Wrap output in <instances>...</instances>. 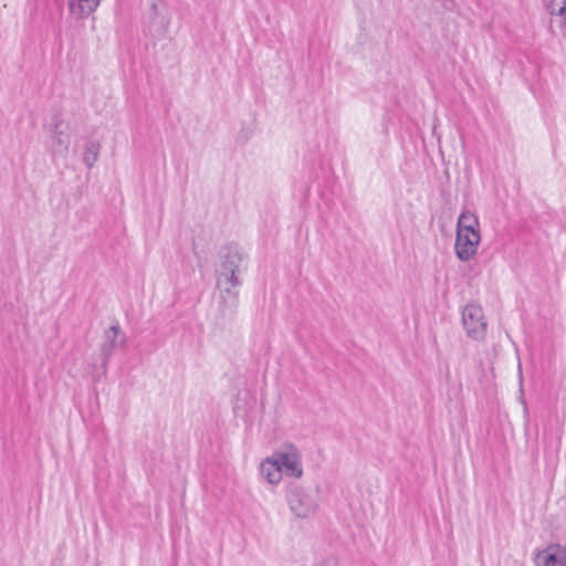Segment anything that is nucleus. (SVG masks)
Instances as JSON below:
<instances>
[{
    "mask_svg": "<svg viewBox=\"0 0 566 566\" xmlns=\"http://www.w3.org/2000/svg\"><path fill=\"white\" fill-rule=\"evenodd\" d=\"M101 151V143L97 140H88L83 151V164L91 169L97 161Z\"/></svg>",
    "mask_w": 566,
    "mask_h": 566,
    "instance_id": "12",
    "label": "nucleus"
},
{
    "mask_svg": "<svg viewBox=\"0 0 566 566\" xmlns=\"http://www.w3.org/2000/svg\"><path fill=\"white\" fill-rule=\"evenodd\" d=\"M286 500L291 513L296 518H310L314 516L319 509L318 494L301 486L293 488L289 492Z\"/></svg>",
    "mask_w": 566,
    "mask_h": 566,
    "instance_id": "2",
    "label": "nucleus"
},
{
    "mask_svg": "<svg viewBox=\"0 0 566 566\" xmlns=\"http://www.w3.org/2000/svg\"><path fill=\"white\" fill-rule=\"evenodd\" d=\"M315 566H339L335 558H326L317 563Z\"/></svg>",
    "mask_w": 566,
    "mask_h": 566,
    "instance_id": "15",
    "label": "nucleus"
},
{
    "mask_svg": "<svg viewBox=\"0 0 566 566\" xmlns=\"http://www.w3.org/2000/svg\"><path fill=\"white\" fill-rule=\"evenodd\" d=\"M125 342V336L122 334L118 325H113L105 331L104 343L102 345V354L104 360H107L115 348L122 346Z\"/></svg>",
    "mask_w": 566,
    "mask_h": 566,
    "instance_id": "10",
    "label": "nucleus"
},
{
    "mask_svg": "<svg viewBox=\"0 0 566 566\" xmlns=\"http://www.w3.org/2000/svg\"><path fill=\"white\" fill-rule=\"evenodd\" d=\"M260 475L271 485H279L283 480L280 465L274 455L266 457L260 463Z\"/></svg>",
    "mask_w": 566,
    "mask_h": 566,
    "instance_id": "9",
    "label": "nucleus"
},
{
    "mask_svg": "<svg viewBox=\"0 0 566 566\" xmlns=\"http://www.w3.org/2000/svg\"><path fill=\"white\" fill-rule=\"evenodd\" d=\"M461 322L467 336L471 339L482 340L485 337L488 323L481 305L467 304L461 312Z\"/></svg>",
    "mask_w": 566,
    "mask_h": 566,
    "instance_id": "4",
    "label": "nucleus"
},
{
    "mask_svg": "<svg viewBox=\"0 0 566 566\" xmlns=\"http://www.w3.org/2000/svg\"><path fill=\"white\" fill-rule=\"evenodd\" d=\"M481 223L478 214L463 208L457 219L454 254L461 262L472 261L481 244Z\"/></svg>",
    "mask_w": 566,
    "mask_h": 566,
    "instance_id": "1",
    "label": "nucleus"
},
{
    "mask_svg": "<svg viewBox=\"0 0 566 566\" xmlns=\"http://www.w3.org/2000/svg\"><path fill=\"white\" fill-rule=\"evenodd\" d=\"M50 134V148L54 156L66 157L71 146V125L60 116H53L45 125Z\"/></svg>",
    "mask_w": 566,
    "mask_h": 566,
    "instance_id": "3",
    "label": "nucleus"
},
{
    "mask_svg": "<svg viewBox=\"0 0 566 566\" xmlns=\"http://www.w3.org/2000/svg\"><path fill=\"white\" fill-rule=\"evenodd\" d=\"M541 2L549 15L551 28L566 34V0H541Z\"/></svg>",
    "mask_w": 566,
    "mask_h": 566,
    "instance_id": "6",
    "label": "nucleus"
},
{
    "mask_svg": "<svg viewBox=\"0 0 566 566\" xmlns=\"http://www.w3.org/2000/svg\"><path fill=\"white\" fill-rule=\"evenodd\" d=\"M217 284H224V285L234 284V285L240 286L241 281L238 276V273L217 271Z\"/></svg>",
    "mask_w": 566,
    "mask_h": 566,
    "instance_id": "14",
    "label": "nucleus"
},
{
    "mask_svg": "<svg viewBox=\"0 0 566 566\" xmlns=\"http://www.w3.org/2000/svg\"><path fill=\"white\" fill-rule=\"evenodd\" d=\"M102 0H67L69 13L76 20H83L93 14Z\"/></svg>",
    "mask_w": 566,
    "mask_h": 566,
    "instance_id": "8",
    "label": "nucleus"
},
{
    "mask_svg": "<svg viewBox=\"0 0 566 566\" xmlns=\"http://www.w3.org/2000/svg\"><path fill=\"white\" fill-rule=\"evenodd\" d=\"M536 566H566V545H551L535 557Z\"/></svg>",
    "mask_w": 566,
    "mask_h": 566,
    "instance_id": "7",
    "label": "nucleus"
},
{
    "mask_svg": "<svg viewBox=\"0 0 566 566\" xmlns=\"http://www.w3.org/2000/svg\"><path fill=\"white\" fill-rule=\"evenodd\" d=\"M221 297L224 303H230L231 305L237 304L238 302V295H239V285H224V284H217Z\"/></svg>",
    "mask_w": 566,
    "mask_h": 566,
    "instance_id": "13",
    "label": "nucleus"
},
{
    "mask_svg": "<svg viewBox=\"0 0 566 566\" xmlns=\"http://www.w3.org/2000/svg\"><path fill=\"white\" fill-rule=\"evenodd\" d=\"M243 256L238 251H230L221 262L218 271L239 273Z\"/></svg>",
    "mask_w": 566,
    "mask_h": 566,
    "instance_id": "11",
    "label": "nucleus"
},
{
    "mask_svg": "<svg viewBox=\"0 0 566 566\" xmlns=\"http://www.w3.org/2000/svg\"><path fill=\"white\" fill-rule=\"evenodd\" d=\"M281 472L287 478L300 480L304 475L302 452L294 444H285L273 453Z\"/></svg>",
    "mask_w": 566,
    "mask_h": 566,
    "instance_id": "5",
    "label": "nucleus"
}]
</instances>
